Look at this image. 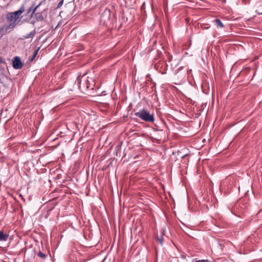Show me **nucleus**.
Instances as JSON below:
<instances>
[{
  "mask_svg": "<svg viewBox=\"0 0 262 262\" xmlns=\"http://www.w3.org/2000/svg\"><path fill=\"white\" fill-rule=\"evenodd\" d=\"M0 63H4L5 64L6 62L5 60L3 59V58L0 56Z\"/></svg>",
  "mask_w": 262,
  "mask_h": 262,
  "instance_id": "nucleus-12",
  "label": "nucleus"
},
{
  "mask_svg": "<svg viewBox=\"0 0 262 262\" xmlns=\"http://www.w3.org/2000/svg\"><path fill=\"white\" fill-rule=\"evenodd\" d=\"M39 50V48H38L37 49H36L33 53V55H32V57H31V60L32 61L36 57V56L37 55V53H38V52Z\"/></svg>",
  "mask_w": 262,
  "mask_h": 262,
  "instance_id": "nucleus-10",
  "label": "nucleus"
},
{
  "mask_svg": "<svg viewBox=\"0 0 262 262\" xmlns=\"http://www.w3.org/2000/svg\"><path fill=\"white\" fill-rule=\"evenodd\" d=\"M134 115L146 122L152 123L155 121L154 115L146 109L140 110L135 113Z\"/></svg>",
  "mask_w": 262,
  "mask_h": 262,
  "instance_id": "nucleus-1",
  "label": "nucleus"
},
{
  "mask_svg": "<svg viewBox=\"0 0 262 262\" xmlns=\"http://www.w3.org/2000/svg\"><path fill=\"white\" fill-rule=\"evenodd\" d=\"M195 262H209L208 260L201 259L195 261Z\"/></svg>",
  "mask_w": 262,
  "mask_h": 262,
  "instance_id": "nucleus-13",
  "label": "nucleus"
},
{
  "mask_svg": "<svg viewBox=\"0 0 262 262\" xmlns=\"http://www.w3.org/2000/svg\"><path fill=\"white\" fill-rule=\"evenodd\" d=\"M37 255L42 259H45L47 256V255L45 253L41 252V251H39Z\"/></svg>",
  "mask_w": 262,
  "mask_h": 262,
  "instance_id": "nucleus-9",
  "label": "nucleus"
},
{
  "mask_svg": "<svg viewBox=\"0 0 262 262\" xmlns=\"http://www.w3.org/2000/svg\"><path fill=\"white\" fill-rule=\"evenodd\" d=\"M37 7H35V8H33L32 7H31L28 11V13H30L32 11V14L34 13L35 11H36Z\"/></svg>",
  "mask_w": 262,
  "mask_h": 262,
  "instance_id": "nucleus-11",
  "label": "nucleus"
},
{
  "mask_svg": "<svg viewBox=\"0 0 262 262\" xmlns=\"http://www.w3.org/2000/svg\"><path fill=\"white\" fill-rule=\"evenodd\" d=\"M63 1H61L59 3L58 6L59 7L60 6H61L62 5Z\"/></svg>",
  "mask_w": 262,
  "mask_h": 262,
  "instance_id": "nucleus-15",
  "label": "nucleus"
},
{
  "mask_svg": "<svg viewBox=\"0 0 262 262\" xmlns=\"http://www.w3.org/2000/svg\"><path fill=\"white\" fill-rule=\"evenodd\" d=\"M214 22H215L217 27H220V28H224V24L222 23V22L221 21V20L220 19H218V18L215 19L214 20Z\"/></svg>",
  "mask_w": 262,
  "mask_h": 262,
  "instance_id": "nucleus-7",
  "label": "nucleus"
},
{
  "mask_svg": "<svg viewBox=\"0 0 262 262\" xmlns=\"http://www.w3.org/2000/svg\"><path fill=\"white\" fill-rule=\"evenodd\" d=\"M7 19L10 25L6 27V30L8 28H14L15 25L19 22V20L17 19V18L15 16H13L11 13H10L7 15Z\"/></svg>",
  "mask_w": 262,
  "mask_h": 262,
  "instance_id": "nucleus-2",
  "label": "nucleus"
},
{
  "mask_svg": "<svg viewBox=\"0 0 262 262\" xmlns=\"http://www.w3.org/2000/svg\"><path fill=\"white\" fill-rule=\"evenodd\" d=\"M9 235L4 233L3 231H0V242H5L8 240Z\"/></svg>",
  "mask_w": 262,
  "mask_h": 262,
  "instance_id": "nucleus-6",
  "label": "nucleus"
},
{
  "mask_svg": "<svg viewBox=\"0 0 262 262\" xmlns=\"http://www.w3.org/2000/svg\"><path fill=\"white\" fill-rule=\"evenodd\" d=\"M25 11L24 7L23 6L21 7L19 10L13 12H11L13 16H15L18 20L19 21V19L21 18L20 15Z\"/></svg>",
  "mask_w": 262,
  "mask_h": 262,
  "instance_id": "nucleus-4",
  "label": "nucleus"
},
{
  "mask_svg": "<svg viewBox=\"0 0 262 262\" xmlns=\"http://www.w3.org/2000/svg\"><path fill=\"white\" fill-rule=\"evenodd\" d=\"M158 240L160 242V243H161V244H162V243H163V238H162V237H161V238H158Z\"/></svg>",
  "mask_w": 262,
  "mask_h": 262,
  "instance_id": "nucleus-14",
  "label": "nucleus"
},
{
  "mask_svg": "<svg viewBox=\"0 0 262 262\" xmlns=\"http://www.w3.org/2000/svg\"><path fill=\"white\" fill-rule=\"evenodd\" d=\"M13 67L15 69H20L23 67V63L21 61L20 58L18 56L14 57L12 60Z\"/></svg>",
  "mask_w": 262,
  "mask_h": 262,
  "instance_id": "nucleus-3",
  "label": "nucleus"
},
{
  "mask_svg": "<svg viewBox=\"0 0 262 262\" xmlns=\"http://www.w3.org/2000/svg\"><path fill=\"white\" fill-rule=\"evenodd\" d=\"M36 34L35 29L32 30L30 33L25 35L23 36V39H26L28 38H33Z\"/></svg>",
  "mask_w": 262,
  "mask_h": 262,
  "instance_id": "nucleus-5",
  "label": "nucleus"
},
{
  "mask_svg": "<svg viewBox=\"0 0 262 262\" xmlns=\"http://www.w3.org/2000/svg\"><path fill=\"white\" fill-rule=\"evenodd\" d=\"M36 18L38 21L39 20H43L44 18L43 16L41 14H36Z\"/></svg>",
  "mask_w": 262,
  "mask_h": 262,
  "instance_id": "nucleus-8",
  "label": "nucleus"
}]
</instances>
